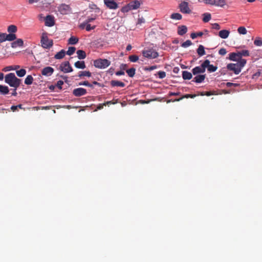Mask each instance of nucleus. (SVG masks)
<instances>
[{
    "instance_id": "obj_1",
    "label": "nucleus",
    "mask_w": 262,
    "mask_h": 262,
    "mask_svg": "<svg viewBox=\"0 0 262 262\" xmlns=\"http://www.w3.org/2000/svg\"><path fill=\"white\" fill-rule=\"evenodd\" d=\"M5 81L11 87L17 89L20 86L21 80L17 78L14 73H10L5 76Z\"/></svg>"
},
{
    "instance_id": "obj_2",
    "label": "nucleus",
    "mask_w": 262,
    "mask_h": 262,
    "mask_svg": "<svg viewBox=\"0 0 262 262\" xmlns=\"http://www.w3.org/2000/svg\"><path fill=\"white\" fill-rule=\"evenodd\" d=\"M247 62L246 59H241V61L236 63H231L227 66V68L228 70L233 71L235 74H238L242 70V69L245 66Z\"/></svg>"
},
{
    "instance_id": "obj_3",
    "label": "nucleus",
    "mask_w": 262,
    "mask_h": 262,
    "mask_svg": "<svg viewBox=\"0 0 262 262\" xmlns=\"http://www.w3.org/2000/svg\"><path fill=\"white\" fill-rule=\"evenodd\" d=\"M111 64V61L106 59L99 58L94 60V66L99 69H105Z\"/></svg>"
},
{
    "instance_id": "obj_4",
    "label": "nucleus",
    "mask_w": 262,
    "mask_h": 262,
    "mask_svg": "<svg viewBox=\"0 0 262 262\" xmlns=\"http://www.w3.org/2000/svg\"><path fill=\"white\" fill-rule=\"evenodd\" d=\"M143 56L149 59H154L159 56V53L153 49H149L142 51Z\"/></svg>"
},
{
    "instance_id": "obj_5",
    "label": "nucleus",
    "mask_w": 262,
    "mask_h": 262,
    "mask_svg": "<svg viewBox=\"0 0 262 262\" xmlns=\"http://www.w3.org/2000/svg\"><path fill=\"white\" fill-rule=\"evenodd\" d=\"M42 47L45 49H50L53 46V42L52 39H49L46 34H42L41 38Z\"/></svg>"
},
{
    "instance_id": "obj_6",
    "label": "nucleus",
    "mask_w": 262,
    "mask_h": 262,
    "mask_svg": "<svg viewBox=\"0 0 262 262\" xmlns=\"http://www.w3.org/2000/svg\"><path fill=\"white\" fill-rule=\"evenodd\" d=\"M59 69L64 73H67L73 71V69L70 66L69 62L68 61L61 63L60 65Z\"/></svg>"
},
{
    "instance_id": "obj_7",
    "label": "nucleus",
    "mask_w": 262,
    "mask_h": 262,
    "mask_svg": "<svg viewBox=\"0 0 262 262\" xmlns=\"http://www.w3.org/2000/svg\"><path fill=\"white\" fill-rule=\"evenodd\" d=\"M207 62H203V63L201 65V66H198L195 68H194L192 70V74L194 75H196L200 73H204L205 72L206 70V64H207Z\"/></svg>"
},
{
    "instance_id": "obj_8",
    "label": "nucleus",
    "mask_w": 262,
    "mask_h": 262,
    "mask_svg": "<svg viewBox=\"0 0 262 262\" xmlns=\"http://www.w3.org/2000/svg\"><path fill=\"white\" fill-rule=\"evenodd\" d=\"M179 8L180 11L184 14H190L191 12V10L189 8L188 3L185 1L180 4Z\"/></svg>"
},
{
    "instance_id": "obj_9",
    "label": "nucleus",
    "mask_w": 262,
    "mask_h": 262,
    "mask_svg": "<svg viewBox=\"0 0 262 262\" xmlns=\"http://www.w3.org/2000/svg\"><path fill=\"white\" fill-rule=\"evenodd\" d=\"M86 93V90L82 88H77L73 91V94L76 97L84 95Z\"/></svg>"
},
{
    "instance_id": "obj_10",
    "label": "nucleus",
    "mask_w": 262,
    "mask_h": 262,
    "mask_svg": "<svg viewBox=\"0 0 262 262\" xmlns=\"http://www.w3.org/2000/svg\"><path fill=\"white\" fill-rule=\"evenodd\" d=\"M54 70L51 67H47L43 68L41 70V74L45 76H50L53 74Z\"/></svg>"
},
{
    "instance_id": "obj_11",
    "label": "nucleus",
    "mask_w": 262,
    "mask_h": 262,
    "mask_svg": "<svg viewBox=\"0 0 262 262\" xmlns=\"http://www.w3.org/2000/svg\"><path fill=\"white\" fill-rule=\"evenodd\" d=\"M106 6L112 9H116L118 8V4L113 0H104Z\"/></svg>"
},
{
    "instance_id": "obj_12",
    "label": "nucleus",
    "mask_w": 262,
    "mask_h": 262,
    "mask_svg": "<svg viewBox=\"0 0 262 262\" xmlns=\"http://www.w3.org/2000/svg\"><path fill=\"white\" fill-rule=\"evenodd\" d=\"M70 9V6L65 4L60 5L58 7V10L61 14H66Z\"/></svg>"
},
{
    "instance_id": "obj_13",
    "label": "nucleus",
    "mask_w": 262,
    "mask_h": 262,
    "mask_svg": "<svg viewBox=\"0 0 262 262\" xmlns=\"http://www.w3.org/2000/svg\"><path fill=\"white\" fill-rule=\"evenodd\" d=\"M54 17L51 15H48L45 18V25L48 27H52L54 25Z\"/></svg>"
},
{
    "instance_id": "obj_14",
    "label": "nucleus",
    "mask_w": 262,
    "mask_h": 262,
    "mask_svg": "<svg viewBox=\"0 0 262 262\" xmlns=\"http://www.w3.org/2000/svg\"><path fill=\"white\" fill-rule=\"evenodd\" d=\"M207 62V63L206 64V68H207V70L209 72H214L216 71L217 69V67L216 66H214L212 64H210V61L208 59L205 60L204 62Z\"/></svg>"
},
{
    "instance_id": "obj_15",
    "label": "nucleus",
    "mask_w": 262,
    "mask_h": 262,
    "mask_svg": "<svg viewBox=\"0 0 262 262\" xmlns=\"http://www.w3.org/2000/svg\"><path fill=\"white\" fill-rule=\"evenodd\" d=\"M229 59L232 61H236L237 62L240 60V55H239L238 53H231L229 54Z\"/></svg>"
},
{
    "instance_id": "obj_16",
    "label": "nucleus",
    "mask_w": 262,
    "mask_h": 262,
    "mask_svg": "<svg viewBox=\"0 0 262 262\" xmlns=\"http://www.w3.org/2000/svg\"><path fill=\"white\" fill-rule=\"evenodd\" d=\"M23 45L24 41L23 39L20 38L17 39L16 41H14L11 43V47L13 48H16L17 47H23Z\"/></svg>"
},
{
    "instance_id": "obj_17",
    "label": "nucleus",
    "mask_w": 262,
    "mask_h": 262,
    "mask_svg": "<svg viewBox=\"0 0 262 262\" xmlns=\"http://www.w3.org/2000/svg\"><path fill=\"white\" fill-rule=\"evenodd\" d=\"M187 32V28L186 26H180L178 28V33L180 35H183Z\"/></svg>"
},
{
    "instance_id": "obj_18",
    "label": "nucleus",
    "mask_w": 262,
    "mask_h": 262,
    "mask_svg": "<svg viewBox=\"0 0 262 262\" xmlns=\"http://www.w3.org/2000/svg\"><path fill=\"white\" fill-rule=\"evenodd\" d=\"M205 75H198L193 78L192 81L196 83H201L205 80Z\"/></svg>"
},
{
    "instance_id": "obj_19",
    "label": "nucleus",
    "mask_w": 262,
    "mask_h": 262,
    "mask_svg": "<svg viewBox=\"0 0 262 262\" xmlns=\"http://www.w3.org/2000/svg\"><path fill=\"white\" fill-rule=\"evenodd\" d=\"M229 31L227 30H222L219 32V36L223 39H226L229 36Z\"/></svg>"
},
{
    "instance_id": "obj_20",
    "label": "nucleus",
    "mask_w": 262,
    "mask_h": 262,
    "mask_svg": "<svg viewBox=\"0 0 262 262\" xmlns=\"http://www.w3.org/2000/svg\"><path fill=\"white\" fill-rule=\"evenodd\" d=\"M129 4L132 10H136L139 8L141 4L139 1L135 0L130 2Z\"/></svg>"
},
{
    "instance_id": "obj_21",
    "label": "nucleus",
    "mask_w": 262,
    "mask_h": 262,
    "mask_svg": "<svg viewBox=\"0 0 262 262\" xmlns=\"http://www.w3.org/2000/svg\"><path fill=\"white\" fill-rule=\"evenodd\" d=\"M111 84L112 86H119L121 88H123L125 86V83L123 82L118 81V80H112L111 81Z\"/></svg>"
},
{
    "instance_id": "obj_22",
    "label": "nucleus",
    "mask_w": 262,
    "mask_h": 262,
    "mask_svg": "<svg viewBox=\"0 0 262 262\" xmlns=\"http://www.w3.org/2000/svg\"><path fill=\"white\" fill-rule=\"evenodd\" d=\"M5 41H13L16 39V36L15 34L10 33L7 34L5 33Z\"/></svg>"
},
{
    "instance_id": "obj_23",
    "label": "nucleus",
    "mask_w": 262,
    "mask_h": 262,
    "mask_svg": "<svg viewBox=\"0 0 262 262\" xmlns=\"http://www.w3.org/2000/svg\"><path fill=\"white\" fill-rule=\"evenodd\" d=\"M182 77L184 80H190L192 78V75L190 72L184 71L182 72Z\"/></svg>"
},
{
    "instance_id": "obj_24",
    "label": "nucleus",
    "mask_w": 262,
    "mask_h": 262,
    "mask_svg": "<svg viewBox=\"0 0 262 262\" xmlns=\"http://www.w3.org/2000/svg\"><path fill=\"white\" fill-rule=\"evenodd\" d=\"M74 66L78 69H83L85 68V64L84 61H77L75 62Z\"/></svg>"
},
{
    "instance_id": "obj_25",
    "label": "nucleus",
    "mask_w": 262,
    "mask_h": 262,
    "mask_svg": "<svg viewBox=\"0 0 262 262\" xmlns=\"http://www.w3.org/2000/svg\"><path fill=\"white\" fill-rule=\"evenodd\" d=\"M65 54V51L64 50H61L60 51L58 52L55 55L54 58L57 59H62L64 57Z\"/></svg>"
},
{
    "instance_id": "obj_26",
    "label": "nucleus",
    "mask_w": 262,
    "mask_h": 262,
    "mask_svg": "<svg viewBox=\"0 0 262 262\" xmlns=\"http://www.w3.org/2000/svg\"><path fill=\"white\" fill-rule=\"evenodd\" d=\"M77 57L79 59H83L85 58L86 55L85 52L81 50H79L76 52Z\"/></svg>"
},
{
    "instance_id": "obj_27",
    "label": "nucleus",
    "mask_w": 262,
    "mask_h": 262,
    "mask_svg": "<svg viewBox=\"0 0 262 262\" xmlns=\"http://www.w3.org/2000/svg\"><path fill=\"white\" fill-rule=\"evenodd\" d=\"M9 92L8 86L3 85H0V93L3 95H6Z\"/></svg>"
},
{
    "instance_id": "obj_28",
    "label": "nucleus",
    "mask_w": 262,
    "mask_h": 262,
    "mask_svg": "<svg viewBox=\"0 0 262 262\" xmlns=\"http://www.w3.org/2000/svg\"><path fill=\"white\" fill-rule=\"evenodd\" d=\"M197 53L200 56H203L206 54L205 51L204 47L203 45H200L198 49H197Z\"/></svg>"
},
{
    "instance_id": "obj_29",
    "label": "nucleus",
    "mask_w": 262,
    "mask_h": 262,
    "mask_svg": "<svg viewBox=\"0 0 262 262\" xmlns=\"http://www.w3.org/2000/svg\"><path fill=\"white\" fill-rule=\"evenodd\" d=\"M226 5L225 0H214V5L223 7Z\"/></svg>"
},
{
    "instance_id": "obj_30",
    "label": "nucleus",
    "mask_w": 262,
    "mask_h": 262,
    "mask_svg": "<svg viewBox=\"0 0 262 262\" xmlns=\"http://www.w3.org/2000/svg\"><path fill=\"white\" fill-rule=\"evenodd\" d=\"M78 38L75 36H71L68 40V43L70 45H75L78 42Z\"/></svg>"
},
{
    "instance_id": "obj_31",
    "label": "nucleus",
    "mask_w": 262,
    "mask_h": 262,
    "mask_svg": "<svg viewBox=\"0 0 262 262\" xmlns=\"http://www.w3.org/2000/svg\"><path fill=\"white\" fill-rule=\"evenodd\" d=\"M195 96H196V95H195V94H194V95H192V94H186V95H184L183 96H182V97H181L180 98L174 99L173 100V101H179L182 100L184 98H194V97H195Z\"/></svg>"
},
{
    "instance_id": "obj_32",
    "label": "nucleus",
    "mask_w": 262,
    "mask_h": 262,
    "mask_svg": "<svg viewBox=\"0 0 262 262\" xmlns=\"http://www.w3.org/2000/svg\"><path fill=\"white\" fill-rule=\"evenodd\" d=\"M170 18L173 19L180 20L182 18V16L179 13H173L170 15Z\"/></svg>"
},
{
    "instance_id": "obj_33",
    "label": "nucleus",
    "mask_w": 262,
    "mask_h": 262,
    "mask_svg": "<svg viewBox=\"0 0 262 262\" xmlns=\"http://www.w3.org/2000/svg\"><path fill=\"white\" fill-rule=\"evenodd\" d=\"M7 30L10 33L14 34L17 31V27L15 25H11L8 27Z\"/></svg>"
},
{
    "instance_id": "obj_34",
    "label": "nucleus",
    "mask_w": 262,
    "mask_h": 262,
    "mask_svg": "<svg viewBox=\"0 0 262 262\" xmlns=\"http://www.w3.org/2000/svg\"><path fill=\"white\" fill-rule=\"evenodd\" d=\"M33 78L31 75H28L25 80V83L27 85H30L32 83Z\"/></svg>"
},
{
    "instance_id": "obj_35",
    "label": "nucleus",
    "mask_w": 262,
    "mask_h": 262,
    "mask_svg": "<svg viewBox=\"0 0 262 262\" xmlns=\"http://www.w3.org/2000/svg\"><path fill=\"white\" fill-rule=\"evenodd\" d=\"M91 73L89 71H80L79 73L78 76L80 77H81L82 76H87V77H91Z\"/></svg>"
},
{
    "instance_id": "obj_36",
    "label": "nucleus",
    "mask_w": 262,
    "mask_h": 262,
    "mask_svg": "<svg viewBox=\"0 0 262 262\" xmlns=\"http://www.w3.org/2000/svg\"><path fill=\"white\" fill-rule=\"evenodd\" d=\"M135 72L136 69L134 68H132L126 70V73H127L128 75L130 77H133L134 76Z\"/></svg>"
},
{
    "instance_id": "obj_37",
    "label": "nucleus",
    "mask_w": 262,
    "mask_h": 262,
    "mask_svg": "<svg viewBox=\"0 0 262 262\" xmlns=\"http://www.w3.org/2000/svg\"><path fill=\"white\" fill-rule=\"evenodd\" d=\"M238 53L239 55H240V60L244 59L242 58V56H248L249 55V53L248 50H242L238 52Z\"/></svg>"
},
{
    "instance_id": "obj_38",
    "label": "nucleus",
    "mask_w": 262,
    "mask_h": 262,
    "mask_svg": "<svg viewBox=\"0 0 262 262\" xmlns=\"http://www.w3.org/2000/svg\"><path fill=\"white\" fill-rule=\"evenodd\" d=\"M16 73L18 77H22L26 75V71L25 69H21L19 70L16 71Z\"/></svg>"
},
{
    "instance_id": "obj_39",
    "label": "nucleus",
    "mask_w": 262,
    "mask_h": 262,
    "mask_svg": "<svg viewBox=\"0 0 262 262\" xmlns=\"http://www.w3.org/2000/svg\"><path fill=\"white\" fill-rule=\"evenodd\" d=\"M203 20L205 23L208 22L211 19V16L210 13H205L203 14Z\"/></svg>"
},
{
    "instance_id": "obj_40",
    "label": "nucleus",
    "mask_w": 262,
    "mask_h": 262,
    "mask_svg": "<svg viewBox=\"0 0 262 262\" xmlns=\"http://www.w3.org/2000/svg\"><path fill=\"white\" fill-rule=\"evenodd\" d=\"M203 35V33L202 32H198L196 33H192L190 34V37L192 39H195L197 37H201Z\"/></svg>"
},
{
    "instance_id": "obj_41",
    "label": "nucleus",
    "mask_w": 262,
    "mask_h": 262,
    "mask_svg": "<svg viewBox=\"0 0 262 262\" xmlns=\"http://www.w3.org/2000/svg\"><path fill=\"white\" fill-rule=\"evenodd\" d=\"M130 10H132V9L131 7L130 6V5L129 4H128L126 6L123 7L121 9V11L123 13L127 12Z\"/></svg>"
},
{
    "instance_id": "obj_42",
    "label": "nucleus",
    "mask_w": 262,
    "mask_h": 262,
    "mask_svg": "<svg viewBox=\"0 0 262 262\" xmlns=\"http://www.w3.org/2000/svg\"><path fill=\"white\" fill-rule=\"evenodd\" d=\"M237 31L240 34L243 35L246 34L247 32L246 29L244 27H239L237 29Z\"/></svg>"
},
{
    "instance_id": "obj_43",
    "label": "nucleus",
    "mask_w": 262,
    "mask_h": 262,
    "mask_svg": "<svg viewBox=\"0 0 262 262\" xmlns=\"http://www.w3.org/2000/svg\"><path fill=\"white\" fill-rule=\"evenodd\" d=\"M76 48L74 47H70L69 48L68 50L67 51L66 53L68 55H72L75 52Z\"/></svg>"
},
{
    "instance_id": "obj_44",
    "label": "nucleus",
    "mask_w": 262,
    "mask_h": 262,
    "mask_svg": "<svg viewBox=\"0 0 262 262\" xmlns=\"http://www.w3.org/2000/svg\"><path fill=\"white\" fill-rule=\"evenodd\" d=\"M128 58L131 62H135L138 61L139 59V57L136 55H132L129 56Z\"/></svg>"
},
{
    "instance_id": "obj_45",
    "label": "nucleus",
    "mask_w": 262,
    "mask_h": 262,
    "mask_svg": "<svg viewBox=\"0 0 262 262\" xmlns=\"http://www.w3.org/2000/svg\"><path fill=\"white\" fill-rule=\"evenodd\" d=\"M192 45V42L190 40H187L186 41L182 43L181 46L183 48H187Z\"/></svg>"
},
{
    "instance_id": "obj_46",
    "label": "nucleus",
    "mask_w": 262,
    "mask_h": 262,
    "mask_svg": "<svg viewBox=\"0 0 262 262\" xmlns=\"http://www.w3.org/2000/svg\"><path fill=\"white\" fill-rule=\"evenodd\" d=\"M254 44L256 46H261L262 40L259 37L256 38L255 40L254 41Z\"/></svg>"
},
{
    "instance_id": "obj_47",
    "label": "nucleus",
    "mask_w": 262,
    "mask_h": 262,
    "mask_svg": "<svg viewBox=\"0 0 262 262\" xmlns=\"http://www.w3.org/2000/svg\"><path fill=\"white\" fill-rule=\"evenodd\" d=\"M79 85H85V86H88L89 87H90V88H92L93 87V85L92 84H90L88 81H83V82H80L79 83Z\"/></svg>"
},
{
    "instance_id": "obj_48",
    "label": "nucleus",
    "mask_w": 262,
    "mask_h": 262,
    "mask_svg": "<svg viewBox=\"0 0 262 262\" xmlns=\"http://www.w3.org/2000/svg\"><path fill=\"white\" fill-rule=\"evenodd\" d=\"M158 75L160 79H163L166 77V73L164 71H159Z\"/></svg>"
},
{
    "instance_id": "obj_49",
    "label": "nucleus",
    "mask_w": 262,
    "mask_h": 262,
    "mask_svg": "<svg viewBox=\"0 0 262 262\" xmlns=\"http://www.w3.org/2000/svg\"><path fill=\"white\" fill-rule=\"evenodd\" d=\"M96 28V26H91L90 24H87L86 25L85 29L87 31H90Z\"/></svg>"
},
{
    "instance_id": "obj_50",
    "label": "nucleus",
    "mask_w": 262,
    "mask_h": 262,
    "mask_svg": "<svg viewBox=\"0 0 262 262\" xmlns=\"http://www.w3.org/2000/svg\"><path fill=\"white\" fill-rule=\"evenodd\" d=\"M219 53L220 55L224 56L227 53L226 50L225 48H221L219 50Z\"/></svg>"
},
{
    "instance_id": "obj_51",
    "label": "nucleus",
    "mask_w": 262,
    "mask_h": 262,
    "mask_svg": "<svg viewBox=\"0 0 262 262\" xmlns=\"http://www.w3.org/2000/svg\"><path fill=\"white\" fill-rule=\"evenodd\" d=\"M157 69V66H150V67H146L145 68V70L146 71H152L155 69Z\"/></svg>"
},
{
    "instance_id": "obj_52",
    "label": "nucleus",
    "mask_w": 262,
    "mask_h": 262,
    "mask_svg": "<svg viewBox=\"0 0 262 262\" xmlns=\"http://www.w3.org/2000/svg\"><path fill=\"white\" fill-rule=\"evenodd\" d=\"M212 29H215V30H218L220 29V25H219V24H217V23H214V24H213L212 25Z\"/></svg>"
},
{
    "instance_id": "obj_53",
    "label": "nucleus",
    "mask_w": 262,
    "mask_h": 262,
    "mask_svg": "<svg viewBox=\"0 0 262 262\" xmlns=\"http://www.w3.org/2000/svg\"><path fill=\"white\" fill-rule=\"evenodd\" d=\"M5 41V33L0 32V43H2Z\"/></svg>"
},
{
    "instance_id": "obj_54",
    "label": "nucleus",
    "mask_w": 262,
    "mask_h": 262,
    "mask_svg": "<svg viewBox=\"0 0 262 262\" xmlns=\"http://www.w3.org/2000/svg\"><path fill=\"white\" fill-rule=\"evenodd\" d=\"M63 82L62 80H59L57 81L56 85L58 89H61V88H62L61 86L63 85Z\"/></svg>"
},
{
    "instance_id": "obj_55",
    "label": "nucleus",
    "mask_w": 262,
    "mask_h": 262,
    "mask_svg": "<svg viewBox=\"0 0 262 262\" xmlns=\"http://www.w3.org/2000/svg\"><path fill=\"white\" fill-rule=\"evenodd\" d=\"M13 70V66H8L3 69V71L5 72L11 71Z\"/></svg>"
},
{
    "instance_id": "obj_56",
    "label": "nucleus",
    "mask_w": 262,
    "mask_h": 262,
    "mask_svg": "<svg viewBox=\"0 0 262 262\" xmlns=\"http://www.w3.org/2000/svg\"><path fill=\"white\" fill-rule=\"evenodd\" d=\"M205 4L214 5V0H204Z\"/></svg>"
},
{
    "instance_id": "obj_57",
    "label": "nucleus",
    "mask_w": 262,
    "mask_h": 262,
    "mask_svg": "<svg viewBox=\"0 0 262 262\" xmlns=\"http://www.w3.org/2000/svg\"><path fill=\"white\" fill-rule=\"evenodd\" d=\"M180 94V92L175 93V92H170L168 93V96L169 97H170V96H178V95H179Z\"/></svg>"
},
{
    "instance_id": "obj_58",
    "label": "nucleus",
    "mask_w": 262,
    "mask_h": 262,
    "mask_svg": "<svg viewBox=\"0 0 262 262\" xmlns=\"http://www.w3.org/2000/svg\"><path fill=\"white\" fill-rule=\"evenodd\" d=\"M95 19V17H88L85 21H86V23L89 24L90 22L93 21Z\"/></svg>"
},
{
    "instance_id": "obj_59",
    "label": "nucleus",
    "mask_w": 262,
    "mask_h": 262,
    "mask_svg": "<svg viewBox=\"0 0 262 262\" xmlns=\"http://www.w3.org/2000/svg\"><path fill=\"white\" fill-rule=\"evenodd\" d=\"M87 25V23H86V21H84L83 23L81 24L79 26V27L81 29H84L85 27H86V25Z\"/></svg>"
},
{
    "instance_id": "obj_60",
    "label": "nucleus",
    "mask_w": 262,
    "mask_h": 262,
    "mask_svg": "<svg viewBox=\"0 0 262 262\" xmlns=\"http://www.w3.org/2000/svg\"><path fill=\"white\" fill-rule=\"evenodd\" d=\"M116 75L117 76H121L124 75V72L123 71H119L116 72Z\"/></svg>"
},
{
    "instance_id": "obj_61",
    "label": "nucleus",
    "mask_w": 262,
    "mask_h": 262,
    "mask_svg": "<svg viewBox=\"0 0 262 262\" xmlns=\"http://www.w3.org/2000/svg\"><path fill=\"white\" fill-rule=\"evenodd\" d=\"M145 22V19L143 18H139L138 20V24H141Z\"/></svg>"
},
{
    "instance_id": "obj_62",
    "label": "nucleus",
    "mask_w": 262,
    "mask_h": 262,
    "mask_svg": "<svg viewBox=\"0 0 262 262\" xmlns=\"http://www.w3.org/2000/svg\"><path fill=\"white\" fill-rule=\"evenodd\" d=\"M17 105H12L11 107V110L13 112H15L17 110Z\"/></svg>"
},
{
    "instance_id": "obj_63",
    "label": "nucleus",
    "mask_w": 262,
    "mask_h": 262,
    "mask_svg": "<svg viewBox=\"0 0 262 262\" xmlns=\"http://www.w3.org/2000/svg\"><path fill=\"white\" fill-rule=\"evenodd\" d=\"M205 95H207L208 96H210L211 95V93L210 92H206V93H205L204 92H202L201 94V96H204Z\"/></svg>"
},
{
    "instance_id": "obj_64",
    "label": "nucleus",
    "mask_w": 262,
    "mask_h": 262,
    "mask_svg": "<svg viewBox=\"0 0 262 262\" xmlns=\"http://www.w3.org/2000/svg\"><path fill=\"white\" fill-rule=\"evenodd\" d=\"M127 67V65L126 64H122L121 66H120V68L123 70H124L126 69V68Z\"/></svg>"
}]
</instances>
